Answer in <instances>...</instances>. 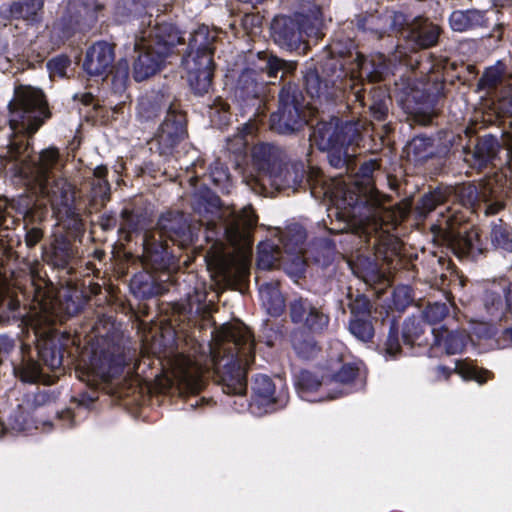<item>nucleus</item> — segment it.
<instances>
[{
    "label": "nucleus",
    "mask_w": 512,
    "mask_h": 512,
    "mask_svg": "<svg viewBox=\"0 0 512 512\" xmlns=\"http://www.w3.org/2000/svg\"><path fill=\"white\" fill-rule=\"evenodd\" d=\"M10 141L1 165L29 191L49 199L65 217V226L77 234L84 230L81 210L75 204V189L60 173L63 163L58 149H43L37 156L29 152L27 136L38 131L50 111L42 90L18 85L8 104Z\"/></svg>",
    "instance_id": "nucleus-1"
},
{
    "label": "nucleus",
    "mask_w": 512,
    "mask_h": 512,
    "mask_svg": "<svg viewBox=\"0 0 512 512\" xmlns=\"http://www.w3.org/2000/svg\"><path fill=\"white\" fill-rule=\"evenodd\" d=\"M284 152L271 143H258V194L268 195L267 184L280 191L308 186L315 198L321 193L329 198L334 208L329 217H336L337 226L330 228L332 233L351 232L359 237L368 238L386 223L390 211L384 206L378 192L360 194L346 185H326L323 183L317 191L318 182L312 174L306 172L302 162L284 163Z\"/></svg>",
    "instance_id": "nucleus-2"
},
{
    "label": "nucleus",
    "mask_w": 512,
    "mask_h": 512,
    "mask_svg": "<svg viewBox=\"0 0 512 512\" xmlns=\"http://www.w3.org/2000/svg\"><path fill=\"white\" fill-rule=\"evenodd\" d=\"M219 204L217 196L209 195L208 206L216 209V214L206 223L205 238L213 242L219 273L229 285L244 293L250 275L255 212L252 205L237 212L222 209Z\"/></svg>",
    "instance_id": "nucleus-3"
},
{
    "label": "nucleus",
    "mask_w": 512,
    "mask_h": 512,
    "mask_svg": "<svg viewBox=\"0 0 512 512\" xmlns=\"http://www.w3.org/2000/svg\"><path fill=\"white\" fill-rule=\"evenodd\" d=\"M210 346L213 364L220 374L223 391L242 399L247 389V368L254 361V340L244 323L219 327Z\"/></svg>",
    "instance_id": "nucleus-4"
},
{
    "label": "nucleus",
    "mask_w": 512,
    "mask_h": 512,
    "mask_svg": "<svg viewBox=\"0 0 512 512\" xmlns=\"http://www.w3.org/2000/svg\"><path fill=\"white\" fill-rule=\"evenodd\" d=\"M304 88L312 103L314 112H330L338 105L348 108L351 102L363 101L361 89L355 86V79L348 77L342 58L330 57L319 67L307 64L303 71Z\"/></svg>",
    "instance_id": "nucleus-5"
},
{
    "label": "nucleus",
    "mask_w": 512,
    "mask_h": 512,
    "mask_svg": "<svg viewBox=\"0 0 512 512\" xmlns=\"http://www.w3.org/2000/svg\"><path fill=\"white\" fill-rule=\"evenodd\" d=\"M185 246L192 241V232L187 218L181 212L162 214L154 230H149L143 236V257L147 265L155 270L167 267L170 253L168 242Z\"/></svg>",
    "instance_id": "nucleus-6"
},
{
    "label": "nucleus",
    "mask_w": 512,
    "mask_h": 512,
    "mask_svg": "<svg viewBox=\"0 0 512 512\" xmlns=\"http://www.w3.org/2000/svg\"><path fill=\"white\" fill-rule=\"evenodd\" d=\"M217 31L200 25L190 33L187 52L182 58V66L187 72L189 85L195 95L208 93L213 78V54Z\"/></svg>",
    "instance_id": "nucleus-7"
},
{
    "label": "nucleus",
    "mask_w": 512,
    "mask_h": 512,
    "mask_svg": "<svg viewBox=\"0 0 512 512\" xmlns=\"http://www.w3.org/2000/svg\"><path fill=\"white\" fill-rule=\"evenodd\" d=\"M131 360L130 350L121 343L103 339L93 350L88 371L82 372L79 378L93 387L98 382H110L123 373Z\"/></svg>",
    "instance_id": "nucleus-8"
},
{
    "label": "nucleus",
    "mask_w": 512,
    "mask_h": 512,
    "mask_svg": "<svg viewBox=\"0 0 512 512\" xmlns=\"http://www.w3.org/2000/svg\"><path fill=\"white\" fill-rule=\"evenodd\" d=\"M314 111L295 85H288L279 92V106L269 118V128L279 134L289 135L310 125Z\"/></svg>",
    "instance_id": "nucleus-9"
},
{
    "label": "nucleus",
    "mask_w": 512,
    "mask_h": 512,
    "mask_svg": "<svg viewBox=\"0 0 512 512\" xmlns=\"http://www.w3.org/2000/svg\"><path fill=\"white\" fill-rule=\"evenodd\" d=\"M385 21L415 52L436 46L442 33L437 23L424 16L408 18L402 12L392 11L385 16Z\"/></svg>",
    "instance_id": "nucleus-10"
},
{
    "label": "nucleus",
    "mask_w": 512,
    "mask_h": 512,
    "mask_svg": "<svg viewBox=\"0 0 512 512\" xmlns=\"http://www.w3.org/2000/svg\"><path fill=\"white\" fill-rule=\"evenodd\" d=\"M309 126L312 128L310 139L321 151L340 145H353L360 139L357 124L342 122L334 115H327V119L323 115L315 125L312 120Z\"/></svg>",
    "instance_id": "nucleus-11"
},
{
    "label": "nucleus",
    "mask_w": 512,
    "mask_h": 512,
    "mask_svg": "<svg viewBox=\"0 0 512 512\" xmlns=\"http://www.w3.org/2000/svg\"><path fill=\"white\" fill-rule=\"evenodd\" d=\"M442 217L440 223L432 226L435 238L451 249L459 259H476L482 253L477 232L463 227H455L449 217Z\"/></svg>",
    "instance_id": "nucleus-12"
},
{
    "label": "nucleus",
    "mask_w": 512,
    "mask_h": 512,
    "mask_svg": "<svg viewBox=\"0 0 512 512\" xmlns=\"http://www.w3.org/2000/svg\"><path fill=\"white\" fill-rule=\"evenodd\" d=\"M305 251L282 252L274 241L261 240L258 243V270H269L278 266L293 278L304 276L307 267Z\"/></svg>",
    "instance_id": "nucleus-13"
},
{
    "label": "nucleus",
    "mask_w": 512,
    "mask_h": 512,
    "mask_svg": "<svg viewBox=\"0 0 512 512\" xmlns=\"http://www.w3.org/2000/svg\"><path fill=\"white\" fill-rule=\"evenodd\" d=\"M137 36L140 40L145 41L150 49H154L168 57L177 45L184 44V37L179 29L171 22L159 20L158 18L152 20V15L144 16L141 25H146Z\"/></svg>",
    "instance_id": "nucleus-14"
},
{
    "label": "nucleus",
    "mask_w": 512,
    "mask_h": 512,
    "mask_svg": "<svg viewBox=\"0 0 512 512\" xmlns=\"http://www.w3.org/2000/svg\"><path fill=\"white\" fill-rule=\"evenodd\" d=\"M291 321L312 334L328 330L330 316L322 301L308 297H295L289 303Z\"/></svg>",
    "instance_id": "nucleus-15"
},
{
    "label": "nucleus",
    "mask_w": 512,
    "mask_h": 512,
    "mask_svg": "<svg viewBox=\"0 0 512 512\" xmlns=\"http://www.w3.org/2000/svg\"><path fill=\"white\" fill-rule=\"evenodd\" d=\"M186 118L176 105L170 103L166 109V115L162 121L153 141L152 147L161 156L172 154L173 149L184 139L186 135Z\"/></svg>",
    "instance_id": "nucleus-16"
},
{
    "label": "nucleus",
    "mask_w": 512,
    "mask_h": 512,
    "mask_svg": "<svg viewBox=\"0 0 512 512\" xmlns=\"http://www.w3.org/2000/svg\"><path fill=\"white\" fill-rule=\"evenodd\" d=\"M114 60L113 46L106 41H98L87 49L83 69L90 76L105 78L112 72Z\"/></svg>",
    "instance_id": "nucleus-17"
},
{
    "label": "nucleus",
    "mask_w": 512,
    "mask_h": 512,
    "mask_svg": "<svg viewBox=\"0 0 512 512\" xmlns=\"http://www.w3.org/2000/svg\"><path fill=\"white\" fill-rule=\"evenodd\" d=\"M270 33L276 44L287 50H305L299 23L290 17H275L270 25Z\"/></svg>",
    "instance_id": "nucleus-18"
},
{
    "label": "nucleus",
    "mask_w": 512,
    "mask_h": 512,
    "mask_svg": "<svg viewBox=\"0 0 512 512\" xmlns=\"http://www.w3.org/2000/svg\"><path fill=\"white\" fill-rule=\"evenodd\" d=\"M355 68L348 70V77L355 79V86L361 89L363 99L365 98L363 80L366 79L371 83L380 82L388 73V65L382 56L367 58L363 55L356 56Z\"/></svg>",
    "instance_id": "nucleus-19"
},
{
    "label": "nucleus",
    "mask_w": 512,
    "mask_h": 512,
    "mask_svg": "<svg viewBox=\"0 0 512 512\" xmlns=\"http://www.w3.org/2000/svg\"><path fill=\"white\" fill-rule=\"evenodd\" d=\"M107 167L100 165L93 170V174L86 179L83 189L86 192L89 213L105 207L110 200V184L107 180Z\"/></svg>",
    "instance_id": "nucleus-20"
},
{
    "label": "nucleus",
    "mask_w": 512,
    "mask_h": 512,
    "mask_svg": "<svg viewBox=\"0 0 512 512\" xmlns=\"http://www.w3.org/2000/svg\"><path fill=\"white\" fill-rule=\"evenodd\" d=\"M133 50L137 57L133 63V76L137 82L143 81L159 71L166 57L150 49L145 41L135 38Z\"/></svg>",
    "instance_id": "nucleus-21"
},
{
    "label": "nucleus",
    "mask_w": 512,
    "mask_h": 512,
    "mask_svg": "<svg viewBox=\"0 0 512 512\" xmlns=\"http://www.w3.org/2000/svg\"><path fill=\"white\" fill-rule=\"evenodd\" d=\"M260 233H265L263 240L274 241L279 248L281 244L282 252L305 251L306 232L298 224L290 225L284 231L258 224V235Z\"/></svg>",
    "instance_id": "nucleus-22"
},
{
    "label": "nucleus",
    "mask_w": 512,
    "mask_h": 512,
    "mask_svg": "<svg viewBox=\"0 0 512 512\" xmlns=\"http://www.w3.org/2000/svg\"><path fill=\"white\" fill-rule=\"evenodd\" d=\"M481 312L490 321H501L508 314L505 288L492 283L480 296Z\"/></svg>",
    "instance_id": "nucleus-23"
},
{
    "label": "nucleus",
    "mask_w": 512,
    "mask_h": 512,
    "mask_svg": "<svg viewBox=\"0 0 512 512\" xmlns=\"http://www.w3.org/2000/svg\"><path fill=\"white\" fill-rule=\"evenodd\" d=\"M499 148L500 145L496 137L485 135L477 140L472 150L467 148L463 150L464 161L470 167L481 170L495 159Z\"/></svg>",
    "instance_id": "nucleus-24"
},
{
    "label": "nucleus",
    "mask_w": 512,
    "mask_h": 512,
    "mask_svg": "<svg viewBox=\"0 0 512 512\" xmlns=\"http://www.w3.org/2000/svg\"><path fill=\"white\" fill-rule=\"evenodd\" d=\"M258 82L261 80L266 84L275 83L278 78L282 79L287 73L293 72L295 65L286 62L266 51H258Z\"/></svg>",
    "instance_id": "nucleus-25"
},
{
    "label": "nucleus",
    "mask_w": 512,
    "mask_h": 512,
    "mask_svg": "<svg viewBox=\"0 0 512 512\" xmlns=\"http://www.w3.org/2000/svg\"><path fill=\"white\" fill-rule=\"evenodd\" d=\"M256 117V111L252 118L239 129L233 139L229 140L228 149L243 157H250L252 161L256 159V145L254 139L256 137V124L253 118Z\"/></svg>",
    "instance_id": "nucleus-26"
},
{
    "label": "nucleus",
    "mask_w": 512,
    "mask_h": 512,
    "mask_svg": "<svg viewBox=\"0 0 512 512\" xmlns=\"http://www.w3.org/2000/svg\"><path fill=\"white\" fill-rule=\"evenodd\" d=\"M434 337V345H443L448 355L463 352L464 348L470 342L471 337L463 330H448L445 327L433 328L431 330Z\"/></svg>",
    "instance_id": "nucleus-27"
},
{
    "label": "nucleus",
    "mask_w": 512,
    "mask_h": 512,
    "mask_svg": "<svg viewBox=\"0 0 512 512\" xmlns=\"http://www.w3.org/2000/svg\"><path fill=\"white\" fill-rule=\"evenodd\" d=\"M276 384L265 374L258 375V416L272 413L282 407V400L275 396Z\"/></svg>",
    "instance_id": "nucleus-28"
},
{
    "label": "nucleus",
    "mask_w": 512,
    "mask_h": 512,
    "mask_svg": "<svg viewBox=\"0 0 512 512\" xmlns=\"http://www.w3.org/2000/svg\"><path fill=\"white\" fill-rule=\"evenodd\" d=\"M131 292L140 299H149L165 293L166 288L153 274L142 271L133 276L130 282Z\"/></svg>",
    "instance_id": "nucleus-29"
},
{
    "label": "nucleus",
    "mask_w": 512,
    "mask_h": 512,
    "mask_svg": "<svg viewBox=\"0 0 512 512\" xmlns=\"http://www.w3.org/2000/svg\"><path fill=\"white\" fill-rule=\"evenodd\" d=\"M486 22V11L479 9L455 10L449 17L451 29L457 32L485 26Z\"/></svg>",
    "instance_id": "nucleus-30"
},
{
    "label": "nucleus",
    "mask_w": 512,
    "mask_h": 512,
    "mask_svg": "<svg viewBox=\"0 0 512 512\" xmlns=\"http://www.w3.org/2000/svg\"><path fill=\"white\" fill-rule=\"evenodd\" d=\"M234 96L246 106L254 105L256 100V69L246 67L241 70L234 87Z\"/></svg>",
    "instance_id": "nucleus-31"
},
{
    "label": "nucleus",
    "mask_w": 512,
    "mask_h": 512,
    "mask_svg": "<svg viewBox=\"0 0 512 512\" xmlns=\"http://www.w3.org/2000/svg\"><path fill=\"white\" fill-rule=\"evenodd\" d=\"M173 373L179 386L187 392L194 394L202 389L200 369L194 366L190 359L184 358L183 363L176 367Z\"/></svg>",
    "instance_id": "nucleus-32"
},
{
    "label": "nucleus",
    "mask_w": 512,
    "mask_h": 512,
    "mask_svg": "<svg viewBox=\"0 0 512 512\" xmlns=\"http://www.w3.org/2000/svg\"><path fill=\"white\" fill-rule=\"evenodd\" d=\"M77 257V251L70 241L57 238L52 245L49 263L59 269H67Z\"/></svg>",
    "instance_id": "nucleus-33"
},
{
    "label": "nucleus",
    "mask_w": 512,
    "mask_h": 512,
    "mask_svg": "<svg viewBox=\"0 0 512 512\" xmlns=\"http://www.w3.org/2000/svg\"><path fill=\"white\" fill-rule=\"evenodd\" d=\"M262 307L271 316H279L285 307L284 298L276 282L263 284L259 289Z\"/></svg>",
    "instance_id": "nucleus-34"
},
{
    "label": "nucleus",
    "mask_w": 512,
    "mask_h": 512,
    "mask_svg": "<svg viewBox=\"0 0 512 512\" xmlns=\"http://www.w3.org/2000/svg\"><path fill=\"white\" fill-rule=\"evenodd\" d=\"M449 187H438L428 193H424L416 204V209L423 216L432 212L437 206L449 203Z\"/></svg>",
    "instance_id": "nucleus-35"
},
{
    "label": "nucleus",
    "mask_w": 512,
    "mask_h": 512,
    "mask_svg": "<svg viewBox=\"0 0 512 512\" xmlns=\"http://www.w3.org/2000/svg\"><path fill=\"white\" fill-rule=\"evenodd\" d=\"M490 240L495 248L512 252V228L502 219L492 221Z\"/></svg>",
    "instance_id": "nucleus-36"
},
{
    "label": "nucleus",
    "mask_w": 512,
    "mask_h": 512,
    "mask_svg": "<svg viewBox=\"0 0 512 512\" xmlns=\"http://www.w3.org/2000/svg\"><path fill=\"white\" fill-rule=\"evenodd\" d=\"M390 97L382 88H375L371 91L369 110L374 120L382 122L388 116Z\"/></svg>",
    "instance_id": "nucleus-37"
},
{
    "label": "nucleus",
    "mask_w": 512,
    "mask_h": 512,
    "mask_svg": "<svg viewBox=\"0 0 512 512\" xmlns=\"http://www.w3.org/2000/svg\"><path fill=\"white\" fill-rule=\"evenodd\" d=\"M449 203L460 202L464 206L473 205L478 199L477 187L473 184H461L455 187L448 186Z\"/></svg>",
    "instance_id": "nucleus-38"
},
{
    "label": "nucleus",
    "mask_w": 512,
    "mask_h": 512,
    "mask_svg": "<svg viewBox=\"0 0 512 512\" xmlns=\"http://www.w3.org/2000/svg\"><path fill=\"white\" fill-rule=\"evenodd\" d=\"M121 222L119 233L125 234V239L130 240V234L139 232L143 228L144 217L141 214L134 213L128 208L121 211Z\"/></svg>",
    "instance_id": "nucleus-39"
},
{
    "label": "nucleus",
    "mask_w": 512,
    "mask_h": 512,
    "mask_svg": "<svg viewBox=\"0 0 512 512\" xmlns=\"http://www.w3.org/2000/svg\"><path fill=\"white\" fill-rule=\"evenodd\" d=\"M43 6V0H23L14 2L10 11L12 16L29 21H35L38 11Z\"/></svg>",
    "instance_id": "nucleus-40"
},
{
    "label": "nucleus",
    "mask_w": 512,
    "mask_h": 512,
    "mask_svg": "<svg viewBox=\"0 0 512 512\" xmlns=\"http://www.w3.org/2000/svg\"><path fill=\"white\" fill-rule=\"evenodd\" d=\"M38 354L43 363L50 369L55 370L62 366V352L53 342L48 341L40 345L38 347Z\"/></svg>",
    "instance_id": "nucleus-41"
},
{
    "label": "nucleus",
    "mask_w": 512,
    "mask_h": 512,
    "mask_svg": "<svg viewBox=\"0 0 512 512\" xmlns=\"http://www.w3.org/2000/svg\"><path fill=\"white\" fill-rule=\"evenodd\" d=\"M349 331L355 338L362 342H368L374 336V327L368 318H351Z\"/></svg>",
    "instance_id": "nucleus-42"
},
{
    "label": "nucleus",
    "mask_w": 512,
    "mask_h": 512,
    "mask_svg": "<svg viewBox=\"0 0 512 512\" xmlns=\"http://www.w3.org/2000/svg\"><path fill=\"white\" fill-rule=\"evenodd\" d=\"M170 103L160 105L158 102L153 101L150 97H142L137 106L138 116L144 121H150L158 117L162 110L167 109Z\"/></svg>",
    "instance_id": "nucleus-43"
},
{
    "label": "nucleus",
    "mask_w": 512,
    "mask_h": 512,
    "mask_svg": "<svg viewBox=\"0 0 512 512\" xmlns=\"http://www.w3.org/2000/svg\"><path fill=\"white\" fill-rule=\"evenodd\" d=\"M456 369L462 378L466 380H474L479 384L485 383L493 376L492 372L478 368L477 366L467 362L457 364Z\"/></svg>",
    "instance_id": "nucleus-44"
},
{
    "label": "nucleus",
    "mask_w": 512,
    "mask_h": 512,
    "mask_svg": "<svg viewBox=\"0 0 512 512\" xmlns=\"http://www.w3.org/2000/svg\"><path fill=\"white\" fill-rule=\"evenodd\" d=\"M348 298V307L350 309L352 318H367L369 316L372 305L366 295L359 292H357L355 295L349 293Z\"/></svg>",
    "instance_id": "nucleus-45"
},
{
    "label": "nucleus",
    "mask_w": 512,
    "mask_h": 512,
    "mask_svg": "<svg viewBox=\"0 0 512 512\" xmlns=\"http://www.w3.org/2000/svg\"><path fill=\"white\" fill-rule=\"evenodd\" d=\"M292 345L296 353L303 359L313 358L318 352V345L313 337L301 339L297 335L292 337Z\"/></svg>",
    "instance_id": "nucleus-46"
},
{
    "label": "nucleus",
    "mask_w": 512,
    "mask_h": 512,
    "mask_svg": "<svg viewBox=\"0 0 512 512\" xmlns=\"http://www.w3.org/2000/svg\"><path fill=\"white\" fill-rule=\"evenodd\" d=\"M504 79V71L501 66L489 67L479 80V86L488 90H495Z\"/></svg>",
    "instance_id": "nucleus-47"
},
{
    "label": "nucleus",
    "mask_w": 512,
    "mask_h": 512,
    "mask_svg": "<svg viewBox=\"0 0 512 512\" xmlns=\"http://www.w3.org/2000/svg\"><path fill=\"white\" fill-rule=\"evenodd\" d=\"M296 385L301 398H304V394L318 389L321 381L313 373L304 370L297 375Z\"/></svg>",
    "instance_id": "nucleus-48"
},
{
    "label": "nucleus",
    "mask_w": 512,
    "mask_h": 512,
    "mask_svg": "<svg viewBox=\"0 0 512 512\" xmlns=\"http://www.w3.org/2000/svg\"><path fill=\"white\" fill-rule=\"evenodd\" d=\"M393 307L403 311L413 302L412 289L407 285L397 286L391 293Z\"/></svg>",
    "instance_id": "nucleus-49"
},
{
    "label": "nucleus",
    "mask_w": 512,
    "mask_h": 512,
    "mask_svg": "<svg viewBox=\"0 0 512 512\" xmlns=\"http://www.w3.org/2000/svg\"><path fill=\"white\" fill-rule=\"evenodd\" d=\"M397 53L399 54L400 61L404 65L410 67L412 70H418L421 74H427L434 70V65L428 59V57L426 58L425 61H423L419 60L416 54L406 56L401 50H398Z\"/></svg>",
    "instance_id": "nucleus-50"
},
{
    "label": "nucleus",
    "mask_w": 512,
    "mask_h": 512,
    "mask_svg": "<svg viewBox=\"0 0 512 512\" xmlns=\"http://www.w3.org/2000/svg\"><path fill=\"white\" fill-rule=\"evenodd\" d=\"M449 313L445 303H429L423 311V317L429 324H436L442 321Z\"/></svg>",
    "instance_id": "nucleus-51"
},
{
    "label": "nucleus",
    "mask_w": 512,
    "mask_h": 512,
    "mask_svg": "<svg viewBox=\"0 0 512 512\" xmlns=\"http://www.w3.org/2000/svg\"><path fill=\"white\" fill-rule=\"evenodd\" d=\"M350 145H340L339 147H333L330 150H325L328 161L331 166L337 169L345 168L348 164L349 153L348 147Z\"/></svg>",
    "instance_id": "nucleus-52"
},
{
    "label": "nucleus",
    "mask_w": 512,
    "mask_h": 512,
    "mask_svg": "<svg viewBox=\"0 0 512 512\" xmlns=\"http://www.w3.org/2000/svg\"><path fill=\"white\" fill-rule=\"evenodd\" d=\"M129 79V64L126 59H121L115 66L112 85L116 91L120 92L125 89Z\"/></svg>",
    "instance_id": "nucleus-53"
},
{
    "label": "nucleus",
    "mask_w": 512,
    "mask_h": 512,
    "mask_svg": "<svg viewBox=\"0 0 512 512\" xmlns=\"http://www.w3.org/2000/svg\"><path fill=\"white\" fill-rule=\"evenodd\" d=\"M385 356L388 359H394L398 354L401 353V346L400 341L398 337V331L397 328L394 325V322L392 321L389 328V333L387 336V340L385 343Z\"/></svg>",
    "instance_id": "nucleus-54"
},
{
    "label": "nucleus",
    "mask_w": 512,
    "mask_h": 512,
    "mask_svg": "<svg viewBox=\"0 0 512 512\" xmlns=\"http://www.w3.org/2000/svg\"><path fill=\"white\" fill-rule=\"evenodd\" d=\"M422 333L421 325L415 319H407L403 324L402 338L405 344L413 345Z\"/></svg>",
    "instance_id": "nucleus-55"
},
{
    "label": "nucleus",
    "mask_w": 512,
    "mask_h": 512,
    "mask_svg": "<svg viewBox=\"0 0 512 512\" xmlns=\"http://www.w3.org/2000/svg\"><path fill=\"white\" fill-rule=\"evenodd\" d=\"M497 333V328L494 324L489 322H475L471 326V334L478 339H491Z\"/></svg>",
    "instance_id": "nucleus-56"
},
{
    "label": "nucleus",
    "mask_w": 512,
    "mask_h": 512,
    "mask_svg": "<svg viewBox=\"0 0 512 512\" xmlns=\"http://www.w3.org/2000/svg\"><path fill=\"white\" fill-rule=\"evenodd\" d=\"M207 106L209 108L210 117H214L218 114L221 121L228 119L229 105L221 97H215Z\"/></svg>",
    "instance_id": "nucleus-57"
},
{
    "label": "nucleus",
    "mask_w": 512,
    "mask_h": 512,
    "mask_svg": "<svg viewBox=\"0 0 512 512\" xmlns=\"http://www.w3.org/2000/svg\"><path fill=\"white\" fill-rule=\"evenodd\" d=\"M358 369L352 364H344L340 370L333 375V380L337 383H350L357 375Z\"/></svg>",
    "instance_id": "nucleus-58"
},
{
    "label": "nucleus",
    "mask_w": 512,
    "mask_h": 512,
    "mask_svg": "<svg viewBox=\"0 0 512 512\" xmlns=\"http://www.w3.org/2000/svg\"><path fill=\"white\" fill-rule=\"evenodd\" d=\"M431 145L430 139L425 137H415L408 145L409 152H413L416 157H425L426 150Z\"/></svg>",
    "instance_id": "nucleus-59"
},
{
    "label": "nucleus",
    "mask_w": 512,
    "mask_h": 512,
    "mask_svg": "<svg viewBox=\"0 0 512 512\" xmlns=\"http://www.w3.org/2000/svg\"><path fill=\"white\" fill-rule=\"evenodd\" d=\"M379 18L374 15H369L367 17L359 18L357 21V27L361 30H370L372 32H375L380 37L385 33L384 28H380L376 25V21H378Z\"/></svg>",
    "instance_id": "nucleus-60"
},
{
    "label": "nucleus",
    "mask_w": 512,
    "mask_h": 512,
    "mask_svg": "<svg viewBox=\"0 0 512 512\" xmlns=\"http://www.w3.org/2000/svg\"><path fill=\"white\" fill-rule=\"evenodd\" d=\"M9 426L13 431L24 432L29 430V423L22 411H16L9 418Z\"/></svg>",
    "instance_id": "nucleus-61"
},
{
    "label": "nucleus",
    "mask_w": 512,
    "mask_h": 512,
    "mask_svg": "<svg viewBox=\"0 0 512 512\" xmlns=\"http://www.w3.org/2000/svg\"><path fill=\"white\" fill-rule=\"evenodd\" d=\"M47 65L52 73L64 76L67 67L70 65V60L65 56H59L51 59Z\"/></svg>",
    "instance_id": "nucleus-62"
},
{
    "label": "nucleus",
    "mask_w": 512,
    "mask_h": 512,
    "mask_svg": "<svg viewBox=\"0 0 512 512\" xmlns=\"http://www.w3.org/2000/svg\"><path fill=\"white\" fill-rule=\"evenodd\" d=\"M504 202L499 199L486 198L483 201L481 209L486 216L495 215L500 210L504 209Z\"/></svg>",
    "instance_id": "nucleus-63"
},
{
    "label": "nucleus",
    "mask_w": 512,
    "mask_h": 512,
    "mask_svg": "<svg viewBox=\"0 0 512 512\" xmlns=\"http://www.w3.org/2000/svg\"><path fill=\"white\" fill-rule=\"evenodd\" d=\"M380 168V164L376 159L364 161L360 167L358 174L363 178H371L373 173Z\"/></svg>",
    "instance_id": "nucleus-64"
}]
</instances>
